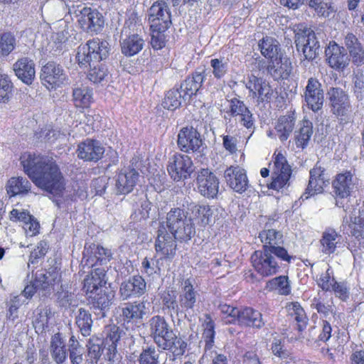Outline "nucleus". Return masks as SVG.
I'll list each match as a JSON object with an SVG mask.
<instances>
[{"instance_id": "nucleus-1", "label": "nucleus", "mask_w": 364, "mask_h": 364, "mask_svg": "<svg viewBox=\"0 0 364 364\" xmlns=\"http://www.w3.org/2000/svg\"><path fill=\"white\" fill-rule=\"evenodd\" d=\"M24 172L34 184L53 195H59L65 189V180L53 161H22Z\"/></svg>"}, {"instance_id": "nucleus-2", "label": "nucleus", "mask_w": 364, "mask_h": 364, "mask_svg": "<svg viewBox=\"0 0 364 364\" xmlns=\"http://www.w3.org/2000/svg\"><path fill=\"white\" fill-rule=\"evenodd\" d=\"M147 324L150 336L159 348L168 350L175 356L184 354L186 343L176 335L164 316H154Z\"/></svg>"}, {"instance_id": "nucleus-3", "label": "nucleus", "mask_w": 364, "mask_h": 364, "mask_svg": "<svg viewBox=\"0 0 364 364\" xmlns=\"http://www.w3.org/2000/svg\"><path fill=\"white\" fill-rule=\"evenodd\" d=\"M68 6L69 13L73 15L80 28L86 33H97L103 28V16L97 9L88 7L85 4H73Z\"/></svg>"}, {"instance_id": "nucleus-4", "label": "nucleus", "mask_w": 364, "mask_h": 364, "mask_svg": "<svg viewBox=\"0 0 364 364\" xmlns=\"http://www.w3.org/2000/svg\"><path fill=\"white\" fill-rule=\"evenodd\" d=\"M108 53V43L97 38L80 45L77 48L76 59L79 66L86 69L102 61L107 57Z\"/></svg>"}, {"instance_id": "nucleus-5", "label": "nucleus", "mask_w": 364, "mask_h": 364, "mask_svg": "<svg viewBox=\"0 0 364 364\" xmlns=\"http://www.w3.org/2000/svg\"><path fill=\"white\" fill-rule=\"evenodd\" d=\"M188 212L179 208H171L166 215V226L178 240H189L195 232L194 225L188 217Z\"/></svg>"}, {"instance_id": "nucleus-6", "label": "nucleus", "mask_w": 364, "mask_h": 364, "mask_svg": "<svg viewBox=\"0 0 364 364\" xmlns=\"http://www.w3.org/2000/svg\"><path fill=\"white\" fill-rule=\"evenodd\" d=\"M178 145L180 149L192 156L188 159L203 156L205 146L202 141L200 133L193 127H183L178 134Z\"/></svg>"}, {"instance_id": "nucleus-7", "label": "nucleus", "mask_w": 364, "mask_h": 364, "mask_svg": "<svg viewBox=\"0 0 364 364\" xmlns=\"http://www.w3.org/2000/svg\"><path fill=\"white\" fill-rule=\"evenodd\" d=\"M141 28V24L134 20L129 19L125 22L122 30V35L127 38L121 42L122 52L127 56H133L141 51L144 45V41L139 34L135 33Z\"/></svg>"}, {"instance_id": "nucleus-8", "label": "nucleus", "mask_w": 364, "mask_h": 364, "mask_svg": "<svg viewBox=\"0 0 364 364\" xmlns=\"http://www.w3.org/2000/svg\"><path fill=\"white\" fill-rule=\"evenodd\" d=\"M297 50L302 52L308 60L314 59L319 53L320 46L315 33L308 28H299L295 33Z\"/></svg>"}, {"instance_id": "nucleus-9", "label": "nucleus", "mask_w": 364, "mask_h": 364, "mask_svg": "<svg viewBox=\"0 0 364 364\" xmlns=\"http://www.w3.org/2000/svg\"><path fill=\"white\" fill-rule=\"evenodd\" d=\"M263 245V250L272 251L274 256L283 261L289 262L291 256L288 254L287 250L282 247L284 243L283 235L274 229L264 230L259 235Z\"/></svg>"}, {"instance_id": "nucleus-10", "label": "nucleus", "mask_w": 364, "mask_h": 364, "mask_svg": "<svg viewBox=\"0 0 364 364\" xmlns=\"http://www.w3.org/2000/svg\"><path fill=\"white\" fill-rule=\"evenodd\" d=\"M274 252L266 250L255 251L251 256V262L255 271L262 277L277 274L280 267L274 257Z\"/></svg>"}, {"instance_id": "nucleus-11", "label": "nucleus", "mask_w": 364, "mask_h": 364, "mask_svg": "<svg viewBox=\"0 0 364 364\" xmlns=\"http://www.w3.org/2000/svg\"><path fill=\"white\" fill-rule=\"evenodd\" d=\"M149 22L151 29L166 31L172 25L171 14L166 1H158L149 9Z\"/></svg>"}, {"instance_id": "nucleus-12", "label": "nucleus", "mask_w": 364, "mask_h": 364, "mask_svg": "<svg viewBox=\"0 0 364 364\" xmlns=\"http://www.w3.org/2000/svg\"><path fill=\"white\" fill-rule=\"evenodd\" d=\"M80 159H101L103 157L114 159L117 152L110 147L105 151L102 144L93 139H86L78 145L77 150Z\"/></svg>"}, {"instance_id": "nucleus-13", "label": "nucleus", "mask_w": 364, "mask_h": 364, "mask_svg": "<svg viewBox=\"0 0 364 364\" xmlns=\"http://www.w3.org/2000/svg\"><path fill=\"white\" fill-rule=\"evenodd\" d=\"M307 107L314 112L320 110L324 102V93L321 83L314 77L308 79L302 95Z\"/></svg>"}, {"instance_id": "nucleus-14", "label": "nucleus", "mask_w": 364, "mask_h": 364, "mask_svg": "<svg viewBox=\"0 0 364 364\" xmlns=\"http://www.w3.org/2000/svg\"><path fill=\"white\" fill-rule=\"evenodd\" d=\"M329 178L325 168L319 163L310 171V178L306 192L301 196L302 200H306L310 196L322 193L323 187L328 184Z\"/></svg>"}, {"instance_id": "nucleus-15", "label": "nucleus", "mask_w": 364, "mask_h": 364, "mask_svg": "<svg viewBox=\"0 0 364 364\" xmlns=\"http://www.w3.org/2000/svg\"><path fill=\"white\" fill-rule=\"evenodd\" d=\"M174 235L167 232L166 228L160 226L155 243L157 254H160L161 259L171 261L176 255V243Z\"/></svg>"}, {"instance_id": "nucleus-16", "label": "nucleus", "mask_w": 364, "mask_h": 364, "mask_svg": "<svg viewBox=\"0 0 364 364\" xmlns=\"http://www.w3.org/2000/svg\"><path fill=\"white\" fill-rule=\"evenodd\" d=\"M229 109L227 114L235 117L236 122L240 123L241 125L247 129H255V120L253 115L245 103L234 97L229 100Z\"/></svg>"}, {"instance_id": "nucleus-17", "label": "nucleus", "mask_w": 364, "mask_h": 364, "mask_svg": "<svg viewBox=\"0 0 364 364\" xmlns=\"http://www.w3.org/2000/svg\"><path fill=\"white\" fill-rule=\"evenodd\" d=\"M199 193L207 198H214L218 193L219 181L208 168H201L196 178Z\"/></svg>"}, {"instance_id": "nucleus-18", "label": "nucleus", "mask_w": 364, "mask_h": 364, "mask_svg": "<svg viewBox=\"0 0 364 364\" xmlns=\"http://www.w3.org/2000/svg\"><path fill=\"white\" fill-rule=\"evenodd\" d=\"M246 87L253 97L257 98L259 102H269L274 94L273 89L268 82L254 75L247 77Z\"/></svg>"}, {"instance_id": "nucleus-19", "label": "nucleus", "mask_w": 364, "mask_h": 364, "mask_svg": "<svg viewBox=\"0 0 364 364\" xmlns=\"http://www.w3.org/2000/svg\"><path fill=\"white\" fill-rule=\"evenodd\" d=\"M224 178L228 185L235 192H245L249 185L246 171L238 166H230L224 172Z\"/></svg>"}, {"instance_id": "nucleus-20", "label": "nucleus", "mask_w": 364, "mask_h": 364, "mask_svg": "<svg viewBox=\"0 0 364 364\" xmlns=\"http://www.w3.org/2000/svg\"><path fill=\"white\" fill-rule=\"evenodd\" d=\"M41 79L51 87L68 83L62 68L54 62H48L41 69Z\"/></svg>"}, {"instance_id": "nucleus-21", "label": "nucleus", "mask_w": 364, "mask_h": 364, "mask_svg": "<svg viewBox=\"0 0 364 364\" xmlns=\"http://www.w3.org/2000/svg\"><path fill=\"white\" fill-rule=\"evenodd\" d=\"M146 290V284L142 277L136 275L123 282L119 287V294L123 300L132 296H140Z\"/></svg>"}, {"instance_id": "nucleus-22", "label": "nucleus", "mask_w": 364, "mask_h": 364, "mask_svg": "<svg viewBox=\"0 0 364 364\" xmlns=\"http://www.w3.org/2000/svg\"><path fill=\"white\" fill-rule=\"evenodd\" d=\"M327 95L333 113L337 115H344L349 108L347 95L339 87H331Z\"/></svg>"}, {"instance_id": "nucleus-23", "label": "nucleus", "mask_w": 364, "mask_h": 364, "mask_svg": "<svg viewBox=\"0 0 364 364\" xmlns=\"http://www.w3.org/2000/svg\"><path fill=\"white\" fill-rule=\"evenodd\" d=\"M13 70L16 77L26 85H31L35 76V63L28 58H22L18 59L14 65Z\"/></svg>"}, {"instance_id": "nucleus-24", "label": "nucleus", "mask_w": 364, "mask_h": 364, "mask_svg": "<svg viewBox=\"0 0 364 364\" xmlns=\"http://www.w3.org/2000/svg\"><path fill=\"white\" fill-rule=\"evenodd\" d=\"M139 173L134 168H126L119 173L116 182V189L119 194L130 193L136 186Z\"/></svg>"}, {"instance_id": "nucleus-25", "label": "nucleus", "mask_w": 364, "mask_h": 364, "mask_svg": "<svg viewBox=\"0 0 364 364\" xmlns=\"http://www.w3.org/2000/svg\"><path fill=\"white\" fill-rule=\"evenodd\" d=\"M296 119L294 112H289L278 118L274 125V130L276 136L281 141H285L289 139L294 129Z\"/></svg>"}, {"instance_id": "nucleus-26", "label": "nucleus", "mask_w": 364, "mask_h": 364, "mask_svg": "<svg viewBox=\"0 0 364 364\" xmlns=\"http://www.w3.org/2000/svg\"><path fill=\"white\" fill-rule=\"evenodd\" d=\"M326 55L329 65L336 69L343 68L349 61L346 49L336 43H330L326 50Z\"/></svg>"}, {"instance_id": "nucleus-27", "label": "nucleus", "mask_w": 364, "mask_h": 364, "mask_svg": "<svg viewBox=\"0 0 364 364\" xmlns=\"http://www.w3.org/2000/svg\"><path fill=\"white\" fill-rule=\"evenodd\" d=\"M187 209L190 212L189 220L193 223L196 221L200 225L205 226L211 222L213 210L210 205L191 202L187 203Z\"/></svg>"}, {"instance_id": "nucleus-28", "label": "nucleus", "mask_w": 364, "mask_h": 364, "mask_svg": "<svg viewBox=\"0 0 364 364\" xmlns=\"http://www.w3.org/2000/svg\"><path fill=\"white\" fill-rule=\"evenodd\" d=\"M332 185L334 193L337 196L341 198L348 197L355 187L353 174L350 171L337 174Z\"/></svg>"}, {"instance_id": "nucleus-29", "label": "nucleus", "mask_w": 364, "mask_h": 364, "mask_svg": "<svg viewBox=\"0 0 364 364\" xmlns=\"http://www.w3.org/2000/svg\"><path fill=\"white\" fill-rule=\"evenodd\" d=\"M236 323L260 328L264 325L262 314L250 307L240 309Z\"/></svg>"}, {"instance_id": "nucleus-30", "label": "nucleus", "mask_w": 364, "mask_h": 364, "mask_svg": "<svg viewBox=\"0 0 364 364\" xmlns=\"http://www.w3.org/2000/svg\"><path fill=\"white\" fill-rule=\"evenodd\" d=\"M112 257V252L110 250L103 247L102 246L90 245L89 248L85 247L83 252L82 262H85L86 265L93 266L95 260L100 262L109 260Z\"/></svg>"}, {"instance_id": "nucleus-31", "label": "nucleus", "mask_w": 364, "mask_h": 364, "mask_svg": "<svg viewBox=\"0 0 364 364\" xmlns=\"http://www.w3.org/2000/svg\"><path fill=\"white\" fill-rule=\"evenodd\" d=\"M105 283V270L97 268L85 278L83 289L89 296V295L95 294V293L99 291Z\"/></svg>"}, {"instance_id": "nucleus-32", "label": "nucleus", "mask_w": 364, "mask_h": 364, "mask_svg": "<svg viewBox=\"0 0 364 364\" xmlns=\"http://www.w3.org/2000/svg\"><path fill=\"white\" fill-rule=\"evenodd\" d=\"M205 77L204 73L196 72L181 84L179 91L182 93L184 100L196 94L202 86Z\"/></svg>"}, {"instance_id": "nucleus-33", "label": "nucleus", "mask_w": 364, "mask_h": 364, "mask_svg": "<svg viewBox=\"0 0 364 364\" xmlns=\"http://www.w3.org/2000/svg\"><path fill=\"white\" fill-rule=\"evenodd\" d=\"M167 169L171 178L176 181L187 178L194 171L192 161H173Z\"/></svg>"}, {"instance_id": "nucleus-34", "label": "nucleus", "mask_w": 364, "mask_h": 364, "mask_svg": "<svg viewBox=\"0 0 364 364\" xmlns=\"http://www.w3.org/2000/svg\"><path fill=\"white\" fill-rule=\"evenodd\" d=\"M197 291H195L192 282L188 279L182 283L179 296V304L182 309H193L197 301Z\"/></svg>"}, {"instance_id": "nucleus-35", "label": "nucleus", "mask_w": 364, "mask_h": 364, "mask_svg": "<svg viewBox=\"0 0 364 364\" xmlns=\"http://www.w3.org/2000/svg\"><path fill=\"white\" fill-rule=\"evenodd\" d=\"M146 313V304L144 301L127 303L122 309V316L127 321L141 319Z\"/></svg>"}, {"instance_id": "nucleus-36", "label": "nucleus", "mask_w": 364, "mask_h": 364, "mask_svg": "<svg viewBox=\"0 0 364 364\" xmlns=\"http://www.w3.org/2000/svg\"><path fill=\"white\" fill-rule=\"evenodd\" d=\"M73 100L77 107H88L93 101V92L85 85L75 86L73 90Z\"/></svg>"}, {"instance_id": "nucleus-37", "label": "nucleus", "mask_w": 364, "mask_h": 364, "mask_svg": "<svg viewBox=\"0 0 364 364\" xmlns=\"http://www.w3.org/2000/svg\"><path fill=\"white\" fill-rule=\"evenodd\" d=\"M342 236L333 229H328L323 232L321 239V251L326 255L335 252L336 247L341 244Z\"/></svg>"}, {"instance_id": "nucleus-38", "label": "nucleus", "mask_w": 364, "mask_h": 364, "mask_svg": "<svg viewBox=\"0 0 364 364\" xmlns=\"http://www.w3.org/2000/svg\"><path fill=\"white\" fill-rule=\"evenodd\" d=\"M313 124L309 119H304L299 124V128L294 132V140L297 147H306L313 134Z\"/></svg>"}, {"instance_id": "nucleus-39", "label": "nucleus", "mask_w": 364, "mask_h": 364, "mask_svg": "<svg viewBox=\"0 0 364 364\" xmlns=\"http://www.w3.org/2000/svg\"><path fill=\"white\" fill-rule=\"evenodd\" d=\"M310 9L319 17L327 18L336 13L337 8L333 0H306Z\"/></svg>"}, {"instance_id": "nucleus-40", "label": "nucleus", "mask_w": 364, "mask_h": 364, "mask_svg": "<svg viewBox=\"0 0 364 364\" xmlns=\"http://www.w3.org/2000/svg\"><path fill=\"white\" fill-rule=\"evenodd\" d=\"M267 70L274 80H278L287 79L291 73L292 67L287 60L282 62L281 60L276 59L268 65Z\"/></svg>"}, {"instance_id": "nucleus-41", "label": "nucleus", "mask_w": 364, "mask_h": 364, "mask_svg": "<svg viewBox=\"0 0 364 364\" xmlns=\"http://www.w3.org/2000/svg\"><path fill=\"white\" fill-rule=\"evenodd\" d=\"M31 188L30 182L23 177H12L6 183V190L10 197L27 193Z\"/></svg>"}, {"instance_id": "nucleus-42", "label": "nucleus", "mask_w": 364, "mask_h": 364, "mask_svg": "<svg viewBox=\"0 0 364 364\" xmlns=\"http://www.w3.org/2000/svg\"><path fill=\"white\" fill-rule=\"evenodd\" d=\"M114 294L113 291L100 289L95 294L89 295L92 299V306L95 309L105 310L109 309L112 304Z\"/></svg>"}, {"instance_id": "nucleus-43", "label": "nucleus", "mask_w": 364, "mask_h": 364, "mask_svg": "<svg viewBox=\"0 0 364 364\" xmlns=\"http://www.w3.org/2000/svg\"><path fill=\"white\" fill-rule=\"evenodd\" d=\"M50 352L54 360L60 364L63 363L67 356L65 346L60 334L56 333L51 338Z\"/></svg>"}, {"instance_id": "nucleus-44", "label": "nucleus", "mask_w": 364, "mask_h": 364, "mask_svg": "<svg viewBox=\"0 0 364 364\" xmlns=\"http://www.w3.org/2000/svg\"><path fill=\"white\" fill-rule=\"evenodd\" d=\"M75 323L82 336H87L90 334L92 319L91 314L88 311L80 308L76 316Z\"/></svg>"}, {"instance_id": "nucleus-45", "label": "nucleus", "mask_w": 364, "mask_h": 364, "mask_svg": "<svg viewBox=\"0 0 364 364\" xmlns=\"http://www.w3.org/2000/svg\"><path fill=\"white\" fill-rule=\"evenodd\" d=\"M16 41L13 34L9 32L0 35V59L7 57L15 48Z\"/></svg>"}, {"instance_id": "nucleus-46", "label": "nucleus", "mask_w": 364, "mask_h": 364, "mask_svg": "<svg viewBox=\"0 0 364 364\" xmlns=\"http://www.w3.org/2000/svg\"><path fill=\"white\" fill-rule=\"evenodd\" d=\"M261 53L267 58L272 59L278 53V42L269 37L264 38L259 43Z\"/></svg>"}, {"instance_id": "nucleus-47", "label": "nucleus", "mask_w": 364, "mask_h": 364, "mask_svg": "<svg viewBox=\"0 0 364 364\" xmlns=\"http://www.w3.org/2000/svg\"><path fill=\"white\" fill-rule=\"evenodd\" d=\"M182 99L183 95L179 90L173 89L166 93L162 105L166 109L174 110L181 106Z\"/></svg>"}, {"instance_id": "nucleus-48", "label": "nucleus", "mask_w": 364, "mask_h": 364, "mask_svg": "<svg viewBox=\"0 0 364 364\" xmlns=\"http://www.w3.org/2000/svg\"><path fill=\"white\" fill-rule=\"evenodd\" d=\"M88 68L87 77L94 83L102 82L107 75V70L102 61L88 67Z\"/></svg>"}, {"instance_id": "nucleus-49", "label": "nucleus", "mask_w": 364, "mask_h": 364, "mask_svg": "<svg viewBox=\"0 0 364 364\" xmlns=\"http://www.w3.org/2000/svg\"><path fill=\"white\" fill-rule=\"evenodd\" d=\"M268 286L277 290L282 295H288L291 292V287L287 276H279L269 280Z\"/></svg>"}, {"instance_id": "nucleus-50", "label": "nucleus", "mask_w": 364, "mask_h": 364, "mask_svg": "<svg viewBox=\"0 0 364 364\" xmlns=\"http://www.w3.org/2000/svg\"><path fill=\"white\" fill-rule=\"evenodd\" d=\"M210 63L213 69L212 73L215 78L221 79L228 73V60L227 58H213Z\"/></svg>"}, {"instance_id": "nucleus-51", "label": "nucleus", "mask_w": 364, "mask_h": 364, "mask_svg": "<svg viewBox=\"0 0 364 364\" xmlns=\"http://www.w3.org/2000/svg\"><path fill=\"white\" fill-rule=\"evenodd\" d=\"M351 233L357 239H364V204L362 210L360 211V215L355 217L350 224Z\"/></svg>"}, {"instance_id": "nucleus-52", "label": "nucleus", "mask_w": 364, "mask_h": 364, "mask_svg": "<svg viewBox=\"0 0 364 364\" xmlns=\"http://www.w3.org/2000/svg\"><path fill=\"white\" fill-rule=\"evenodd\" d=\"M326 299V293L318 292L317 296L313 299L311 306L316 309L318 313L328 315L331 311V306Z\"/></svg>"}, {"instance_id": "nucleus-53", "label": "nucleus", "mask_w": 364, "mask_h": 364, "mask_svg": "<svg viewBox=\"0 0 364 364\" xmlns=\"http://www.w3.org/2000/svg\"><path fill=\"white\" fill-rule=\"evenodd\" d=\"M204 331L203 337L205 342V348H210L214 342V323L212 318L208 315H205V318L203 323Z\"/></svg>"}, {"instance_id": "nucleus-54", "label": "nucleus", "mask_w": 364, "mask_h": 364, "mask_svg": "<svg viewBox=\"0 0 364 364\" xmlns=\"http://www.w3.org/2000/svg\"><path fill=\"white\" fill-rule=\"evenodd\" d=\"M102 341L98 338H92L89 340L87 348H88V355L92 361L97 363L100 358L102 354Z\"/></svg>"}, {"instance_id": "nucleus-55", "label": "nucleus", "mask_w": 364, "mask_h": 364, "mask_svg": "<svg viewBox=\"0 0 364 364\" xmlns=\"http://www.w3.org/2000/svg\"><path fill=\"white\" fill-rule=\"evenodd\" d=\"M317 283L323 291H331L336 282L333 276V272L331 267H328L325 272L321 274Z\"/></svg>"}, {"instance_id": "nucleus-56", "label": "nucleus", "mask_w": 364, "mask_h": 364, "mask_svg": "<svg viewBox=\"0 0 364 364\" xmlns=\"http://www.w3.org/2000/svg\"><path fill=\"white\" fill-rule=\"evenodd\" d=\"M159 353L155 348L144 349L139 358V364H161L159 360Z\"/></svg>"}, {"instance_id": "nucleus-57", "label": "nucleus", "mask_w": 364, "mask_h": 364, "mask_svg": "<svg viewBox=\"0 0 364 364\" xmlns=\"http://www.w3.org/2000/svg\"><path fill=\"white\" fill-rule=\"evenodd\" d=\"M163 261L161 258H159L157 261L153 259H148L145 257L141 262V272L151 276L153 274H159L161 270V262Z\"/></svg>"}, {"instance_id": "nucleus-58", "label": "nucleus", "mask_w": 364, "mask_h": 364, "mask_svg": "<svg viewBox=\"0 0 364 364\" xmlns=\"http://www.w3.org/2000/svg\"><path fill=\"white\" fill-rule=\"evenodd\" d=\"M57 299L59 305L65 308H70L77 305L75 294L69 291L62 290L59 291Z\"/></svg>"}, {"instance_id": "nucleus-59", "label": "nucleus", "mask_w": 364, "mask_h": 364, "mask_svg": "<svg viewBox=\"0 0 364 364\" xmlns=\"http://www.w3.org/2000/svg\"><path fill=\"white\" fill-rule=\"evenodd\" d=\"M12 83L6 75H0V102H5L9 100L11 90Z\"/></svg>"}, {"instance_id": "nucleus-60", "label": "nucleus", "mask_w": 364, "mask_h": 364, "mask_svg": "<svg viewBox=\"0 0 364 364\" xmlns=\"http://www.w3.org/2000/svg\"><path fill=\"white\" fill-rule=\"evenodd\" d=\"M48 320L47 311L40 310L35 316L33 324L38 333H43L48 327Z\"/></svg>"}, {"instance_id": "nucleus-61", "label": "nucleus", "mask_w": 364, "mask_h": 364, "mask_svg": "<svg viewBox=\"0 0 364 364\" xmlns=\"http://www.w3.org/2000/svg\"><path fill=\"white\" fill-rule=\"evenodd\" d=\"M218 308L221 313L225 315L223 318L226 323H236L237 314H239L240 309L225 304H220Z\"/></svg>"}, {"instance_id": "nucleus-62", "label": "nucleus", "mask_w": 364, "mask_h": 364, "mask_svg": "<svg viewBox=\"0 0 364 364\" xmlns=\"http://www.w3.org/2000/svg\"><path fill=\"white\" fill-rule=\"evenodd\" d=\"M272 173L289 179L291 174V168L287 161H274Z\"/></svg>"}, {"instance_id": "nucleus-63", "label": "nucleus", "mask_w": 364, "mask_h": 364, "mask_svg": "<svg viewBox=\"0 0 364 364\" xmlns=\"http://www.w3.org/2000/svg\"><path fill=\"white\" fill-rule=\"evenodd\" d=\"M122 331L117 326H109L106 328V345H117L121 338Z\"/></svg>"}, {"instance_id": "nucleus-64", "label": "nucleus", "mask_w": 364, "mask_h": 364, "mask_svg": "<svg viewBox=\"0 0 364 364\" xmlns=\"http://www.w3.org/2000/svg\"><path fill=\"white\" fill-rule=\"evenodd\" d=\"M151 30L152 32L151 39L152 47L156 50L161 49L166 44V37L164 35L166 31H158L156 29Z\"/></svg>"}]
</instances>
